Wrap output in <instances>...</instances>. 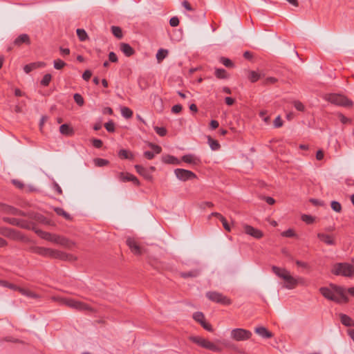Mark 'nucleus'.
<instances>
[{"label": "nucleus", "instance_id": "56", "mask_svg": "<svg viewBox=\"0 0 354 354\" xmlns=\"http://www.w3.org/2000/svg\"><path fill=\"white\" fill-rule=\"evenodd\" d=\"M282 125H283V121H282L281 117L279 115L274 120V126L276 128H279V127H282Z\"/></svg>", "mask_w": 354, "mask_h": 354}, {"label": "nucleus", "instance_id": "14", "mask_svg": "<svg viewBox=\"0 0 354 354\" xmlns=\"http://www.w3.org/2000/svg\"><path fill=\"white\" fill-rule=\"evenodd\" d=\"M317 238L328 245H335V237L333 235L319 232L317 234Z\"/></svg>", "mask_w": 354, "mask_h": 354}, {"label": "nucleus", "instance_id": "16", "mask_svg": "<svg viewBox=\"0 0 354 354\" xmlns=\"http://www.w3.org/2000/svg\"><path fill=\"white\" fill-rule=\"evenodd\" d=\"M135 169L136 171L141 176H142L145 179L151 180L152 175L151 173L145 167L142 165H135Z\"/></svg>", "mask_w": 354, "mask_h": 354}, {"label": "nucleus", "instance_id": "6", "mask_svg": "<svg viewBox=\"0 0 354 354\" xmlns=\"http://www.w3.org/2000/svg\"><path fill=\"white\" fill-rule=\"evenodd\" d=\"M189 339L198 344V346L207 348L208 350H210L214 352H221V348L218 347V346L215 345L214 343L211 342L210 341L200 337V336H192L189 337Z\"/></svg>", "mask_w": 354, "mask_h": 354}, {"label": "nucleus", "instance_id": "55", "mask_svg": "<svg viewBox=\"0 0 354 354\" xmlns=\"http://www.w3.org/2000/svg\"><path fill=\"white\" fill-rule=\"evenodd\" d=\"M93 146L97 149H100L102 147V141L100 139L94 138L92 140Z\"/></svg>", "mask_w": 354, "mask_h": 354}, {"label": "nucleus", "instance_id": "25", "mask_svg": "<svg viewBox=\"0 0 354 354\" xmlns=\"http://www.w3.org/2000/svg\"><path fill=\"white\" fill-rule=\"evenodd\" d=\"M272 270L276 275H277L279 277L283 279V280H284V277L288 276L290 274V272L287 270H286L284 268H280L275 266H272Z\"/></svg>", "mask_w": 354, "mask_h": 354}, {"label": "nucleus", "instance_id": "3", "mask_svg": "<svg viewBox=\"0 0 354 354\" xmlns=\"http://www.w3.org/2000/svg\"><path fill=\"white\" fill-rule=\"evenodd\" d=\"M332 272L335 275L351 278L354 277V266L348 263H337L333 266Z\"/></svg>", "mask_w": 354, "mask_h": 354}, {"label": "nucleus", "instance_id": "53", "mask_svg": "<svg viewBox=\"0 0 354 354\" xmlns=\"http://www.w3.org/2000/svg\"><path fill=\"white\" fill-rule=\"evenodd\" d=\"M154 129L156 133L160 136H165L167 134V130L164 127H155Z\"/></svg>", "mask_w": 354, "mask_h": 354}, {"label": "nucleus", "instance_id": "35", "mask_svg": "<svg viewBox=\"0 0 354 354\" xmlns=\"http://www.w3.org/2000/svg\"><path fill=\"white\" fill-rule=\"evenodd\" d=\"M121 114L124 118L129 119L133 116V111L129 108L123 106L121 108Z\"/></svg>", "mask_w": 354, "mask_h": 354}, {"label": "nucleus", "instance_id": "34", "mask_svg": "<svg viewBox=\"0 0 354 354\" xmlns=\"http://www.w3.org/2000/svg\"><path fill=\"white\" fill-rule=\"evenodd\" d=\"M54 210L57 213V214H58L59 216H62L66 220L70 221L72 219V217L71 216V215L68 213H67L66 212H65L62 208L55 207L54 209Z\"/></svg>", "mask_w": 354, "mask_h": 354}, {"label": "nucleus", "instance_id": "7", "mask_svg": "<svg viewBox=\"0 0 354 354\" xmlns=\"http://www.w3.org/2000/svg\"><path fill=\"white\" fill-rule=\"evenodd\" d=\"M62 304L79 310H91L92 308L86 304L73 299L60 298Z\"/></svg>", "mask_w": 354, "mask_h": 354}, {"label": "nucleus", "instance_id": "37", "mask_svg": "<svg viewBox=\"0 0 354 354\" xmlns=\"http://www.w3.org/2000/svg\"><path fill=\"white\" fill-rule=\"evenodd\" d=\"M76 32L80 41H84L88 39L87 33L84 29L77 28Z\"/></svg>", "mask_w": 354, "mask_h": 354}, {"label": "nucleus", "instance_id": "38", "mask_svg": "<svg viewBox=\"0 0 354 354\" xmlns=\"http://www.w3.org/2000/svg\"><path fill=\"white\" fill-rule=\"evenodd\" d=\"M111 30L115 37L118 39H121L122 37V29L119 26H113L111 27Z\"/></svg>", "mask_w": 354, "mask_h": 354}, {"label": "nucleus", "instance_id": "12", "mask_svg": "<svg viewBox=\"0 0 354 354\" xmlns=\"http://www.w3.org/2000/svg\"><path fill=\"white\" fill-rule=\"evenodd\" d=\"M243 230L245 234L257 239H259L262 238L263 236V233L262 232V231L247 224L243 225Z\"/></svg>", "mask_w": 354, "mask_h": 354}, {"label": "nucleus", "instance_id": "36", "mask_svg": "<svg viewBox=\"0 0 354 354\" xmlns=\"http://www.w3.org/2000/svg\"><path fill=\"white\" fill-rule=\"evenodd\" d=\"M208 144L210 148L214 151L219 149L221 147L218 142L212 139L210 136H208Z\"/></svg>", "mask_w": 354, "mask_h": 354}, {"label": "nucleus", "instance_id": "1", "mask_svg": "<svg viewBox=\"0 0 354 354\" xmlns=\"http://www.w3.org/2000/svg\"><path fill=\"white\" fill-rule=\"evenodd\" d=\"M336 294L330 288L322 287L319 289L320 293L326 299L337 303H347L348 299L346 295V290L343 287H335Z\"/></svg>", "mask_w": 354, "mask_h": 354}, {"label": "nucleus", "instance_id": "58", "mask_svg": "<svg viewBox=\"0 0 354 354\" xmlns=\"http://www.w3.org/2000/svg\"><path fill=\"white\" fill-rule=\"evenodd\" d=\"M201 325L207 331L212 332L213 330L212 325L209 323L206 322L205 320Z\"/></svg>", "mask_w": 354, "mask_h": 354}, {"label": "nucleus", "instance_id": "28", "mask_svg": "<svg viewBox=\"0 0 354 354\" xmlns=\"http://www.w3.org/2000/svg\"><path fill=\"white\" fill-rule=\"evenodd\" d=\"M340 320L342 324L346 326H353L354 321L348 315L345 314H340Z\"/></svg>", "mask_w": 354, "mask_h": 354}, {"label": "nucleus", "instance_id": "2", "mask_svg": "<svg viewBox=\"0 0 354 354\" xmlns=\"http://www.w3.org/2000/svg\"><path fill=\"white\" fill-rule=\"evenodd\" d=\"M34 252L36 254L44 257H52L55 259H59L61 260H68L71 259V256L62 251L53 250L50 248H46L43 247H37L34 249Z\"/></svg>", "mask_w": 354, "mask_h": 354}, {"label": "nucleus", "instance_id": "18", "mask_svg": "<svg viewBox=\"0 0 354 354\" xmlns=\"http://www.w3.org/2000/svg\"><path fill=\"white\" fill-rule=\"evenodd\" d=\"M46 66V64L43 62H32L29 64H26L24 67V71L26 73H29L35 69L42 68Z\"/></svg>", "mask_w": 354, "mask_h": 354}, {"label": "nucleus", "instance_id": "13", "mask_svg": "<svg viewBox=\"0 0 354 354\" xmlns=\"http://www.w3.org/2000/svg\"><path fill=\"white\" fill-rule=\"evenodd\" d=\"M118 179L122 182L131 181L135 185L139 186V180L133 174L128 172H120L118 173Z\"/></svg>", "mask_w": 354, "mask_h": 354}, {"label": "nucleus", "instance_id": "33", "mask_svg": "<svg viewBox=\"0 0 354 354\" xmlns=\"http://www.w3.org/2000/svg\"><path fill=\"white\" fill-rule=\"evenodd\" d=\"M199 274V271L198 270H191V271H189V272H180V275L181 277L183 278H189V277H196L197 276H198Z\"/></svg>", "mask_w": 354, "mask_h": 354}, {"label": "nucleus", "instance_id": "20", "mask_svg": "<svg viewBox=\"0 0 354 354\" xmlns=\"http://www.w3.org/2000/svg\"><path fill=\"white\" fill-rule=\"evenodd\" d=\"M120 49L127 57H131L135 53L134 49L127 43H121L120 44Z\"/></svg>", "mask_w": 354, "mask_h": 354}, {"label": "nucleus", "instance_id": "47", "mask_svg": "<svg viewBox=\"0 0 354 354\" xmlns=\"http://www.w3.org/2000/svg\"><path fill=\"white\" fill-rule=\"evenodd\" d=\"M3 220L13 225H17L19 224V219L15 218L3 217Z\"/></svg>", "mask_w": 354, "mask_h": 354}, {"label": "nucleus", "instance_id": "57", "mask_svg": "<svg viewBox=\"0 0 354 354\" xmlns=\"http://www.w3.org/2000/svg\"><path fill=\"white\" fill-rule=\"evenodd\" d=\"M223 224V227L225 228V230L227 232H230L231 230V228H230V225L228 224L227 220L225 219V217L222 218V219L220 220Z\"/></svg>", "mask_w": 354, "mask_h": 354}, {"label": "nucleus", "instance_id": "45", "mask_svg": "<svg viewBox=\"0 0 354 354\" xmlns=\"http://www.w3.org/2000/svg\"><path fill=\"white\" fill-rule=\"evenodd\" d=\"M73 98L75 102L78 104L79 106H82L84 104V100L82 96L79 93H75L73 95Z\"/></svg>", "mask_w": 354, "mask_h": 354}, {"label": "nucleus", "instance_id": "51", "mask_svg": "<svg viewBox=\"0 0 354 354\" xmlns=\"http://www.w3.org/2000/svg\"><path fill=\"white\" fill-rule=\"evenodd\" d=\"M278 82V80L276 77H269L264 80L263 84L264 85H270L274 84Z\"/></svg>", "mask_w": 354, "mask_h": 354}, {"label": "nucleus", "instance_id": "15", "mask_svg": "<svg viewBox=\"0 0 354 354\" xmlns=\"http://www.w3.org/2000/svg\"><path fill=\"white\" fill-rule=\"evenodd\" d=\"M182 160L186 163L192 164L193 165H198L201 163L199 158L194 154H186L182 157Z\"/></svg>", "mask_w": 354, "mask_h": 354}, {"label": "nucleus", "instance_id": "30", "mask_svg": "<svg viewBox=\"0 0 354 354\" xmlns=\"http://www.w3.org/2000/svg\"><path fill=\"white\" fill-rule=\"evenodd\" d=\"M162 160L167 164L179 165L180 163V161L177 158L171 155L163 157Z\"/></svg>", "mask_w": 354, "mask_h": 354}, {"label": "nucleus", "instance_id": "24", "mask_svg": "<svg viewBox=\"0 0 354 354\" xmlns=\"http://www.w3.org/2000/svg\"><path fill=\"white\" fill-rule=\"evenodd\" d=\"M255 333L264 338H271L273 335L265 327H257L254 330Z\"/></svg>", "mask_w": 354, "mask_h": 354}, {"label": "nucleus", "instance_id": "46", "mask_svg": "<svg viewBox=\"0 0 354 354\" xmlns=\"http://www.w3.org/2000/svg\"><path fill=\"white\" fill-rule=\"evenodd\" d=\"M331 208L336 212H340L342 211V205L341 204L335 201L331 202Z\"/></svg>", "mask_w": 354, "mask_h": 354}, {"label": "nucleus", "instance_id": "59", "mask_svg": "<svg viewBox=\"0 0 354 354\" xmlns=\"http://www.w3.org/2000/svg\"><path fill=\"white\" fill-rule=\"evenodd\" d=\"M301 218H302V220L304 221H305L306 223H307L308 224H310V223L313 222V218L311 216H309V215L304 214L301 216Z\"/></svg>", "mask_w": 354, "mask_h": 354}, {"label": "nucleus", "instance_id": "41", "mask_svg": "<svg viewBox=\"0 0 354 354\" xmlns=\"http://www.w3.org/2000/svg\"><path fill=\"white\" fill-rule=\"evenodd\" d=\"M51 79H52V76L50 74L48 73V74L44 75V76L43 77L42 80L40 82L41 85L43 86H48L51 81Z\"/></svg>", "mask_w": 354, "mask_h": 354}, {"label": "nucleus", "instance_id": "23", "mask_svg": "<svg viewBox=\"0 0 354 354\" xmlns=\"http://www.w3.org/2000/svg\"><path fill=\"white\" fill-rule=\"evenodd\" d=\"M59 132L61 134L66 136H71L75 133L73 129L68 124H62L59 127Z\"/></svg>", "mask_w": 354, "mask_h": 354}, {"label": "nucleus", "instance_id": "42", "mask_svg": "<svg viewBox=\"0 0 354 354\" xmlns=\"http://www.w3.org/2000/svg\"><path fill=\"white\" fill-rule=\"evenodd\" d=\"M0 233L4 236L13 238L15 237V231L9 228H2L0 230Z\"/></svg>", "mask_w": 354, "mask_h": 354}, {"label": "nucleus", "instance_id": "62", "mask_svg": "<svg viewBox=\"0 0 354 354\" xmlns=\"http://www.w3.org/2000/svg\"><path fill=\"white\" fill-rule=\"evenodd\" d=\"M266 114H267L266 111H261L259 113L260 117L264 120L265 122L268 123L270 120V117L266 116Z\"/></svg>", "mask_w": 354, "mask_h": 354}, {"label": "nucleus", "instance_id": "50", "mask_svg": "<svg viewBox=\"0 0 354 354\" xmlns=\"http://www.w3.org/2000/svg\"><path fill=\"white\" fill-rule=\"evenodd\" d=\"M0 284L3 286H5V287H7V288H9L12 290H17V286L12 284V283H8V281H2V280H0Z\"/></svg>", "mask_w": 354, "mask_h": 354}, {"label": "nucleus", "instance_id": "61", "mask_svg": "<svg viewBox=\"0 0 354 354\" xmlns=\"http://www.w3.org/2000/svg\"><path fill=\"white\" fill-rule=\"evenodd\" d=\"M91 75H92L91 71L89 70H86L82 75V78L84 80L88 81L91 78Z\"/></svg>", "mask_w": 354, "mask_h": 354}, {"label": "nucleus", "instance_id": "31", "mask_svg": "<svg viewBox=\"0 0 354 354\" xmlns=\"http://www.w3.org/2000/svg\"><path fill=\"white\" fill-rule=\"evenodd\" d=\"M169 51L166 49L160 48L158 50L156 53V59L158 63L162 62V61L167 57L168 55Z\"/></svg>", "mask_w": 354, "mask_h": 354}, {"label": "nucleus", "instance_id": "54", "mask_svg": "<svg viewBox=\"0 0 354 354\" xmlns=\"http://www.w3.org/2000/svg\"><path fill=\"white\" fill-rule=\"evenodd\" d=\"M337 116H338L339 120L341 121V122L343 123V124H346V123H351V119L346 118V116H344L341 113H339L337 114Z\"/></svg>", "mask_w": 354, "mask_h": 354}, {"label": "nucleus", "instance_id": "11", "mask_svg": "<svg viewBox=\"0 0 354 354\" xmlns=\"http://www.w3.org/2000/svg\"><path fill=\"white\" fill-rule=\"evenodd\" d=\"M127 245L130 248L131 251L136 255H142L144 250L138 245L137 241L133 238H128L127 239Z\"/></svg>", "mask_w": 354, "mask_h": 354}, {"label": "nucleus", "instance_id": "9", "mask_svg": "<svg viewBox=\"0 0 354 354\" xmlns=\"http://www.w3.org/2000/svg\"><path fill=\"white\" fill-rule=\"evenodd\" d=\"M252 333L243 328H234L231 330L230 337L235 341H245L251 338Z\"/></svg>", "mask_w": 354, "mask_h": 354}, {"label": "nucleus", "instance_id": "17", "mask_svg": "<svg viewBox=\"0 0 354 354\" xmlns=\"http://www.w3.org/2000/svg\"><path fill=\"white\" fill-rule=\"evenodd\" d=\"M1 209L3 212L12 215L26 216V214L24 212L12 206L3 205Z\"/></svg>", "mask_w": 354, "mask_h": 354}, {"label": "nucleus", "instance_id": "26", "mask_svg": "<svg viewBox=\"0 0 354 354\" xmlns=\"http://www.w3.org/2000/svg\"><path fill=\"white\" fill-rule=\"evenodd\" d=\"M263 76L264 74L257 73L254 71H249L248 78L252 83H254Z\"/></svg>", "mask_w": 354, "mask_h": 354}, {"label": "nucleus", "instance_id": "8", "mask_svg": "<svg viewBox=\"0 0 354 354\" xmlns=\"http://www.w3.org/2000/svg\"><path fill=\"white\" fill-rule=\"evenodd\" d=\"M206 297L210 301L221 304L223 305H230L232 304V301L227 297L223 295L222 293L216 291H209L206 293Z\"/></svg>", "mask_w": 354, "mask_h": 354}, {"label": "nucleus", "instance_id": "43", "mask_svg": "<svg viewBox=\"0 0 354 354\" xmlns=\"http://www.w3.org/2000/svg\"><path fill=\"white\" fill-rule=\"evenodd\" d=\"M219 60H220L221 63H222L225 66H226L227 68L234 67L233 62L228 58L221 57Z\"/></svg>", "mask_w": 354, "mask_h": 354}, {"label": "nucleus", "instance_id": "60", "mask_svg": "<svg viewBox=\"0 0 354 354\" xmlns=\"http://www.w3.org/2000/svg\"><path fill=\"white\" fill-rule=\"evenodd\" d=\"M182 106L180 104H176L172 106L171 111L174 113H179L182 111Z\"/></svg>", "mask_w": 354, "mask_h": 354}, {"label": "nucleus", "instance_id": "29", "mask_svg": "<svg viewBox=\"0 0 354 354\" xmlns=\"http://www.w3.org/2000/svg\"><path fill=\"white\" fill-rule=\"evenodd\" d=\"M17 290L23 295H25L28 297L34 298V299L39 298L38 295H37L36 293H35L29 290L22 288H17Z\"/></svg>", "mask_w": 354, "mask_h": 354}, {"label": "nucleus", "instance_id": "44", "mask_svg": "<svg viewBox=\"0 0 354 354\" xmlns=\"http://www.w3.org/2000/svg\"><path fill=\"white\" fill-rule=\"evenodd\" d=\"M53 65L55 69L60 70L63 68L66 65V64L64 61L57 59L54 60Z\"/></svg>", "mask_w": 354, "mask_h": 354}, {"label": "nucleus", "instance_id": "64", "mask_svg": "<svg viewBox=\"0 0 354 354\" xmlns=\"http://www.w3.org/2000/svg\"><path fill=\"white\" fill-rule=\"evenodd\" d=\"M324 154L322 150L319 149L317 151L316 158L318 160H322L324 158Z\"/></svg>", "mask_w": 354, "mask_h": 354}, {"label": "nucleus", "instance_id": "21", "mask_svg": "<svg viewBox=\"0 0 354 354\" xmlns=\"http://www.w3.org/2000/svg\"><path fill=\"white\" fill-rule=\"evenodd\" d=\"M284 281H286L285 287L288 289L295 288L298 283L297 279H295L290 274L284 277Z\"/></svg>", "mask_w": 354, "mask_h": 354}, {"label": "nucleus", "instance_id": "49", "mask_svg": "<svg viewBox=\"0 0 354 354\" xmlns=\"http://www.w3.org/2000/svg\"><path fill=\"white\" fill-rule=\"evenodd\" d=\"M295 231L292 229H288L281 233V236L284 237L292 238L295 236Z\"/></svg>", "mask_w": 354, "mask_h": 354}, {"label": "nucleus", "instance_id": "19", "mask_svg": "<svg viewBox=\"0 0 354 354\" xmlns=\"http://www.w3.org/2000/svg\"><path fill=\"white\" fill-rule=\"evenodd\" d=\"M150 147L153 150V151H146L144 153V156L148 160H151L154 158V153L158 154L161 152V147L156 145L151 144Z\"/></svg>", "mask_w": 354, "mask_h": 354}, {"label": "nucleus", "instance_id": "5", "mask_svg": "<svg viewBox=\"0 0 354 354\" xmlns=\"http://www.w3.org/2000/svg\"><path fill=\"white\" fill-rule=\"evenodd\" d=\"M35 232L41 239L53 242L54 243L59 244L63 246H68L69 241L61 236L50 234L47 232L42 231L41 230H35Z\"/></svg>", "mask_w": 354, "mask_h": 354}, {"label": "nucleus", "instance_id": "48", "mask_svg": "<svg viewBox=\"0 0 354 354\" xmlns=\"http://www.w3.org/2000/svg\"><path fill=\"white\" fill-rule=\"evenodd\" d=\"M104 127L109 132H114L115 131V124L112 120L104 124Z\"/></svg>", "mask_w": 354, "mask_h": 354}, {"label": "nucleus", "instance_id": "32", "mask_svg": "<svg viewBox=\"0 0 354 354\" xmlns=\"http://www.w3.org/2000/svg\"><path fill=\"white\" fill-rule=\"evenodd\" d=\"M215 76L218 79H227L228 75L227 71L223 68H216L214 72Z\"/></svg>", "mask_w": 354, "mask_h": 354}, {"label": "nucleus", "instance_id": "27", "mask_svg": "<svg viewBox=\"0 0 354 354\" xmlns=\"http://www.w3.org/2000/svg\"><path fill=\"white\" fill-rule=\"evenodd\" d=\"M118 157L120 159L133 160L134 158V155L133 154V153L127 149H120L118 151Z\"/></svg>", "mask_w": 354, "mask_h": 354}, {"label": "nucleus", "instance_id": "52", "mask_svg": "<svg viewBox=\"0 0 354 354\" xmlns=\"http://www.w3.org/2000/svg\"><path fill=\"white\" fill-rule=\"evenodd\" d=\"M293 104H294V106L295 108L297 110V111H304V109H305V106L304 105L300 102V101H298V100H295L293 102Z\"/></svg>", "mask_w": 354, "mask_h": 354}, {"label": "nucleus", "instance_id": "39", "mask_svg": "<svg viewBox=\"0 0 354 354\" xmlns=\"http://www.w3.org/2000/svg\"><path fill=\"white\" fill-rule=\"evenodd\" d=\"M93 162L97 167H104L109 163V160L100 158H95Z\"/></svg>", "mask_w": 354, "mask_h": 354}, {"label": "nucleus", "instance_id": "22", "mask_svg": "<svg viewBox=\"0 0 354 354\" xmlns=\"http://www.w3.org/2000/svg\"><path fill=\"white\" fill-rule=\"evenodd\" d=\"M14 44L18 46L23 44H30V39L27 34H21L15 39Z\"/></svg>", "mask_w": 354, "mask_h": 354}, {"label": "nucleus", "instance_id": "63", "mask_svg": "<svg viewBox=\"0 0 354 354\" xmlns=\"http://www.w3.org/2000/svg\"><path fill=\"white\" fill-rule=\"evenodd\" d=\"M109 59L111 62H117L118 60L117 55L113 52L109 53Z\"/></svg>", "mask_w": 354, "mask_h": 354}, {"label": "nucleus", "instance_id": "40", "mask_svg": "<svg viewBox=\"0 0 354 354\" xmlns=\"http://www.w3.org/2000/svg\"><path fill=\"white\" fill-rule=\"evenodd\" d=\"M193 318L195 321L200 323L201 324L205 320V316L201 312H196L193 315Z\"/></svg>", "mask_w": 354, "mask_h": 354}, {"label": "nucleus", "instance_id": "10", "mask_svg": "<svg viewBox=\"0 0 354 354\" xmlns=\"http://www.w3.org/2000/svg\"><path fill=\"white\" fill-rule=\"evenodd\" d=\"M174 174L177 178L182 181H187L196 178V175L194 172L184 169H176Z\"/></svg>", "mask_w": 354, "mask_h": 354}, {"label": "nucleus", "instance_id": "4", "mask_svg": "<svg viewBox=\"0 0 354 354\" xmlns=\"http://www.w3.org/2000/svg\"><path fill=\"white\" fill-rule=\"evenodd\" d=\"M324 99L335 105L349 107L353 106V102L344 95L337 93L325 94Z\"/></svg>", "mask_w": 354, "mask_h": 354}]
</instances>
